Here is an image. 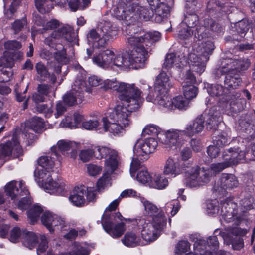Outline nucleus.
I'll use <instances>...</instances> for the list:
<instances>
[{"label": "nucleus", "instance_id": "cd10ccee", "mask_svg": "<svg viewBox=\"0 0 255 255\" xmlns=\"http://www.w3.org/2000/svg\"><path fill=\"white\" fill-rule=\"evenodd\" d=\"M83 5L79 0H57V4L60 6H64L67 3L68 8L71 11L75 12L77 10H83L88 7L90 4V0H82Z\"/></svg>", "mask_w": 255, "mask_h": 255}, {"label": "nucleus", "instance_id": "774afa93", "mask_svg": "<svg viewBox=\"0 0 255 255\" xmlns=\"http://www.w3.org/2000/svg\"><path fill=\"white\" fill-rule=\"evenodd\" d=\"M249 29V23L246 20L240 21L236 24V29L237 32L241 35L247 33Z\"/></svg>", "mask_w": 255, "mask_h": 255}, {"label": "nucleus", "instance_id": "37998d69", "mask_svg": "<svg viewBox=\"0 0 255 255\" xmlns=\"http://www.w3.org/2000/svg\"><path fill=\"white\" fill-rule=\"evenodd\" d=\"M155 10L157 20H162V18L166 17L169 13V6L167 4L161 2L157 6L153 8Z\"/></svg>", "mask_w": 255, "mask_h": 255}, {"label": "nucleus", "instance_id": "412c9836", "mask_svg": "<svg viewBox=\"0 0 255 255\" xmlns=\"http://www.w3.org/2000/svg\"><path fill=\"white\" fill-rule=\"evenodd\" d=\"M250 66V62L249 59H225L222 62V68L224 69H234L237 72L240 74L241 71H245Z\"/></svg>", "mask_w": 255, "mask_h": 255}, {"label": "nucleus", "instance_id": "052dcab7", "mask_svg": "<svg viewBox=\"0 0 255 255\" xmlns=\"http://www.w3.org/2000/svg\"><path fill=\"white\" fill-rule=\"evenodd\" d=\"M54 216H55V214H53L49 212H46L42 215L41 218V220L42 224L49 230L50 232H52V231L50 223H52L54 220Z\"/></svg>", "mask_w": 255, "mask_h": 255}, {"label": "nucleus", "instance_id": "0e129e2a", "mask_svg": "<svg viewBox=\"0 0 255 255\" xmlns=\"http://www.w3.org/2000/svg\"><path fill=\"white\" fill-rule=\"evenodd\" d=\"M99 191L96 187H86V200L88 202H95L97 198V192Z\"/></svg>", "mask_w": 255, "mask_h": 255}, {"label": "nucleus", "instance_id": "39448f33", "mask_svg": "<svg viewBox=\"0 0 255 255\" xmlns=\"http://www.w3.org/2000/svg\"><path fill=\"white\" fill-rule=\"evenodd\" d=\"M97 30H91L87 35L89 42H94L98 48L105 47L109 42L116 38L118 33V28L109 21L101 23Z\"/></svg>", "mask_w": 255, "mask_h": 255}, {"label": "nucleus", "instance_id": "f704fd0d", "mask_svg": "<svg viewBox=\"0 0 255 255\" xmlns=\"http://www.w3.org/2000/svg\"><path fill=\"white\" fill-rule=\"evenodd\" d=\"M151 223L155 227L161 232L166 226L167 219L162 211H160L159 213L156 214L151 218Z\"/></svg>", "mask_w": 255, "mask_h": 255}, {"label": "nucleus", "instance_id": "338daca9", "mask_svg": "<svg viewBox=\"0 0 255 255\" xmlns=\"http://www.w3.org/2000/svg\"><path fill=\"white\" fill-rule=\"evenodd\" d=\"M14 65V61L9 53L5 54L0 59V66L5 67L12 68Z\"/></svg>", "mask_w": 255, "mask_h": 255}, {"label": "nucleus", "instance_id": "7ed1b4c3", "mask_svg": "<svg viewBox=\"0 0 255 255\" xmlns=\"http://www.w3.org/2000/svg\"><path fill=\"white\" fill-rule=\"evenodd\" d=\"M76 35L73 29L69 26H63L54 30L44 40V43L49 47L55 48L57 50L54 53L53 56L57 62L66 64L69 61L66 50L64 45L71 42L75 39Z\"/></svg>", "mask_w": 255, "mask_h": 255}, {"label": "nucleus", "instance_id": "3c124183", "mask_svg": "<svg viewBox=\"0 0 255 255\" xmlns=\"http://www.w3.org/2000/svg\"><path fill=\"white\" fill-rule=\"evenodd\" d=\"M230 138L225 132H222L213 139V144L220 147H222L229 143Z\"/></svg>", "mask_w": 255, "mask_h": 255}, {"label": "nucleus", "instance_id": "6e6d98bb", "mask_svg": "<svg viewBox=\"0 0 255 255\" xmlns=\"http://www.w3.org/2000/svg\"><path fill=\"white\" fill-rule=\"evenodd\" d=\"M184 22L188 28H193L197 26L199 22L198 16L195 13H187L185 16Z\"/></svg>", "mask_w": 255, "mask_h": 255}, {"label": "nucleus", "instance_id": "5701e85b", "mask_svg": "<svg viewBox=\"0 0 255 255\" xmlns=\"http://www.w3.org/2000/svg\"><path fill=\"white\" fill-rule=\"evenodd\" d=\"M113 51L106 49L95 54L93 57V62L97 66L104 69H107L111 65Z\"/></svg>", "mask_w": 255, "mask_h": 255}, {"label": "nucleus", "instance_id": "c03bdc74", "mask_svg": "<svg viewBox=\"0 0 255 255\" xmlns=\"http://www.w3.org/2000/svg\"><path fill=\"white\" fill-rule=\"evenodd\" d=\"M194 250L199 252L200 255H212V253L206 250L207 242L205 240L198 239L194 244Z\"/></svg>", "mask_w": 255, "mask_h": 255}, {"label": "nucleus", "instance_id": "79ce46f5", "mask_svg": "<svg viewBox=\"0 0 255 255\" xmlns=\"http://www.w3.org/2000/svg\"><path fill=\"white\" fill-rule=\"evenodd\" d=\"M189 101L181 96H178L172 100V110L177 108L179 110H185L188 107Z\"/></svg>", "mask_w": 255, "mask_h": 255}, {"label": "nucleus", "instance_id": "f03ea898", "mask_svg": "<svg viewBox=\"0 0 255 255\" xmlns=\"http://www.w3.org/2000/svg\"><path fill=\"white\" fill-rule=\"evenodd\" d=\"M101 88L104 90L116 91L123 105L129 107L130 111L139 109L143 102L142 92L134 84L106 80L103 82Z\"/></svg>", "mask_w": 255, "mask_h": 255}, {"label": "nucleus", "instance_id": "f3484780", "mask_svg": "<svg viewBox=\"0 0 255 255\" xmlns=\"http://www.w3.org/2000/svg\"><path fill=\"white\" fill-rule=\"evenodd\" d=\"M238 184V181L234 175L223 173L219 181L215 184L214 190L216 192L221 193L226 189L237 187Z\"/></svg>", "mask_w": 255, "mask_h": 255}, {"label": "nucleus", "instance_id": "2f4dec72", "mask_svg": "<svg viewBox=\"0 0 255 255\" xmlns=\"http://www.w3.org/2000/svg\"><path fill=\"white\" fill-rule=\"evenodd\" d=\"M218 25L211 18L208 17L205 18L203 21L201 26H198L196 28L197 33L198 35L201 36L203 38V36L206 34L204 31L206 30H210L211 31H217L218 30Z\"/></svg>", "mask_w": 255, "mask_h": 255}, {"label": "nucleus", "instance_id": "e433bc0d", "mask_svg": "<svg viewBox=\"0 0 255 255\" xmlns=\"http://www.w3.org/2000/svg\"><path fill=\"white\" fill-rule=\"evenodd\" d=\"M114 65L118 67H130V63L128 60V55L123 56L122 54L115 55L113 52L111 66Z\"/></svg>", "mask_w": 255, "mask_h": 255}, {"label": "nucleus", "instance_id": "c9c22d12", "mask_svg": "<svg viewBox=\"0 0 255 255\" xmlns=\"http://www.w3.org/2000/svg\"><path fill=\"white\" fill-rule=\"evenodd\" d=\"M189 59L193 63V67L194 71L200 74L204 71L206 63L208 61H204L203 58L198 57L195 53H191L189 55Z\"/></svg>", "mask_w": 255, "mask_h": 255}, {"label": "nucleus", "instance_id": "9b49d317", "mask_svg": "<svg viewBox=\"0 0 255 255\" xmlns=\"http://www.w3.org/2000/svg\"><path fill=\"white\" fill-rule=\"evenodd\" d=\"M44 127V123L43 119L38 117H34L26 121L24 124L21 125L23 128L22 132L28 140V142L36 140L37 137L32 133L30 131L36 133H40L42 131Z\"/></svg>", "mask_w": 255, "mask_h": 255}, {"label": "nucleus", "instance_id": "1a4fd4ad", "mask_svg": "<svg viewBox=\"0 0 255 255\" xmlns=\"http://www.w3.org/2000/svg\"><path fill=\"white\" fill-rule=\"evenodd\" d=\"M121 214L118 212L109 217H103L102 219L101 222L104 229L113 237H120L125 231V224L123 223L115 224L112 221H116V218L121 221Z\"/></svg>", "mask_w": 255, "mask_h": 255}, {"label": "nucleus", "instance_id": "20e7f679", "mask_svg": "<svg viewBox=\"0 0 255 255\" xmlns=\"http://www.w3.org/2000/svg\"><path fill=\"white\" fill-rule=\"evenodd\" d=\"M129 110V107L126 105H117L107 117L102 119L104 131H109L114 135L123 134L125 128L131 124V113L136 111Z\"/></svg>", "mask_w": 255, "mask_h": 255}, {"label": "nucleus", "instance_id": "7c9ffc66", "mask_svg": "<svg viewBox=\"0 0 255 255\" xmlns=\"http://www.w3.org/2000/svg\"><path fill=\"white\" fill-rule=\"evenodd\" d=\"M45 188L51 193L63 195L66 192L64 183L54 181L49 177L47 178V181L45 183Z\"/></svg>", "mask_w": 255, "mask_h": 255}, {"label": "nucleus", "instance_id": "ddd939ff", "mask_svg": "<svg viewBox=\"0 0 255 255\" xmlns=\"http://www.w3.org/2000/svg\"><path fill=\"white\" fill-rule=\"evenodd\" d=\"M137 227L140 230L141 237L147 242H151L155 240L159 236L160 231L148 220L139 218L136 220Z\"/></svg>", "mask_w": 255, "mask_h": 255}, {"label": "nucleus", "instance_id": "ea45409f", "mask_svg": "<svg viewBox=\"0 0 255 255\" xmlns=\"http://www.w3.org/2000/svg\"><path fill=\"white\" fill-rule=\"evenodd\" d=\"M122 242L127 246L134 247L139 244V238L135 233L128 232L122 239Z\"/></svg>", "mask_w": 255, "mask_h": 255}, {"label": "nucleus", "instance_id": "de8ad7c7", "mask_svg": "<svg viewBox=\"0 0 255 255\" xmlns=\"http://www.w3.org/2000/svg\"><path fill=\"white\" fill-rule=\"evenodd\" d=\"M39 166L46 170L48 172L53 168L54 162L51 157L49 156H44L40 157L38 160Z\"/></svg>", "mask_w": 255, "mask_h": 255}, {"label": "nucleus", "instance_id": "69168bd1", "mask_svg": "<svg viewBox=\"0 0 255 255\" xmlns=\"http://www.w3.org/2000/svg\"><path fill=\"white\" fill-rule=\"evenodd\" d=\"M160 128L156 125L150 124L147 125L143 129L142 134L143 136L146 135H157L160 132Z\"/></svg>", "mask_w": 255, "mask_h": 255}, {"label": "nucleus", "instance_id": "bf43d9fd", "mask_svg": "<svg viewBox=\"0 0 255 255\" xmlns=\"http://www.w3.org/2000/svg\"><path fill=\"white\" fill-rule=\"evenodd\" d=\"M52 227V232L54 231L55 228L58 230H62L64 227H66L67 223L63 218L55 215L54 220L52 223H50Z\"/></svg>", "mask_w": 255, "mask_h": 255}, {"label": "nucleus", "instance_id": "b1692460", "mask_svg": "<svg viewBox=\"0 0 255 255\" xmlns=\"http://www.w3.org/2000/svg\"><path fill=\"white\" fill-rule=\"evenodd\" d=\"M224 161L229 167L237 165L245 157V153L236 149L230 148L223 153Z\"/></svg>", "mask_w": 255, "mask_h": 255}, {"label": "nucleus", "instance_id": "9d476101", "mask_svg": "<svg viewBox=\"0 0 255 255\" xmlns=\"http://www.w3.org/2000/svg\"><path fill=\"white\" fill-rule=\"evenodd\" d=\"M209 93L213 96H223V99H224L227 103H229L230 110L233 112H236L237 109L235 107L237 104V100L240 96V94L235 91H229L228 88L225 86L224 88L221 85L217 84L213 86Z\"/></svg>", "mask_w": 255, "mask_h": 255}, {"label": "nucleus", "instance_id": "e2e57ef3", "mask_svg": "<svg viewBox=\"0 0 255 255\" xmlns=\"http://www.w3.org/2000/svg\"><path fill=\"white\" fill-rule=\"evenodd\" d=\"M136 179L139 182L145 184L151 181V176L145 169H142L137 174Z\"/></svg>", "mask_w": 255, "mask_h": 255}, {"label": "nucleus", "instance_id": "5fc2aeb1", "mask_svg": "<svg viewBox=\"0 0 255 255\" xmlns=\"http://www.w3.org/2000/svg\"><path fill=\"white\" fill-rule=\"evenodd\" d=\"M106 169L107 171L103 174L102 177L99 179L97 183L96 188L99 191L109 185L111 179L110 175L113 172H111L107 168Z\"/></svg>", "mask_w": 255, "mask_h": 255}, {"label": "nucleus", "instance_id": "bb28decb", "mask_svg": "<svg viewBox=\"0 0 255 255\" xmlns=\"http://www.w3.org/2000/svg\"><path fill=\"white\" fill-rule=\"evenodd\" d=\"M86 194V187L81 186L74 188L72 193L69 196V200L75 206L81 207L85 205L86 200L84 195Z\"/></svg>", "mask_w": 255, "mask_h": 255}, {"label": "nucleus", "instance_id": "473e14b6", "mask_svg": "<svg viewBox=\"0 0 255 255\" xmlns=\"http://www.w3.org/2000/svg\"><path fill=\"white\" fill-rule=\"evenodd\" d=\"M233 205V203L228 200L222 202L221 204V210L219 213L228 222H230L234 218V212L231 208Z\"/></svg>", "mask_w": 255, "mask_h": 255}, {"label": "nucleus", "instance_id": "a211bd4d", "mask_svg": "<svg viewBox=\"0 0 255 255\" xmlns=\"http://www.w3.org/2000/svg\"><path fill=\"white\" fill-rule=\"evenodd\" d=\"M223 69L222 71L226 72V74L224 80V84L226 88L229 91L238 88L242 83V80L240 77V74L234 69Z\"/></svg>", "mask_w": 255, "mask_h": 255}, {"label": "nucleus", "instance_id": "f257e3e1", "mask_svg": "<svg viewBox=\"0 0 255 255\" xmlns=\"http://www.w3.org/2000/svg\"><path fill=\"white\" fill-rule=\"evenodd\" d=\"M191 162H182L175 157H169L163 165V173L165 175L176 177L186 173L185 184L187 186L198 187L208 183L210 180L208 170L198 166L192 167Z\"/></svg>", "mask_w": 255, "mask_h": 255}, {"label": "nucleus", "instance_id": "6e6552de", "mask_svg": "<svg viewBox=\"0 0 255 255\" xmlns=\"http://www.w3.org/2000/svg\"><path fill=\"white\" fill-rule=\"evenodd\" d=\"M161 34L158 31H151L145 33L143 35L137 33L127 38V43L134 48L137 47H148L159 41Z\"/></svg>", "mask_w": 255, "mask_h": 255}, {"label": "nucleus", "instance_id": "864d4df0", "mask_svg": "<svg viewBox=\"0 0 255 255\" xmlns=\"http://www.w3.org/2000/svg\"><path fill=\"white\" fill-rule=\"evenodd\" d=\"M38 78L41 81H45L49 75L48 71L43 63L40 62L35 66Z\"/></svg>", "mask_w": 255, "mask_h": 255}, {"label": "nucleus", "instance_id": "6ab92c4d", "mask_svg": "<svg viewBox=\"0 0 255 255\" xmlns=\"http://www.w3.org/2000/svg\"><path fill=\"white\" fill-rule=\"evenodd\" d=\"M181 133L182 131L175 129L169 130L164 134L161 135L162 137H160L159 138L162 143L165 145V148H176L180 145L179 135Z\"/></svg>", "mask_w": 255, "mask_h": 255}, {"label": "nucleus", "instance_id": "8fccbe9b", "mask_svg": "<svg viewBox=\"0 0 255 255\" xmlns=\"http://www.w3.org/2000/svg\"><path fill=\"white\" fill-rule=\"evenodd\" d=\"M183 94L188 100L192 99L196 97L198 93V89L193 85L183 84Z\"/></svg>", "mask_w": 255, "mask_h": 255}, {"label": "nucleus", "instance_id": "4468645a", "mask_svg": "<svg viewBox=\"0 0 255 255\" xmlns=\"http://www.w3.org/2000/svg\"><path fill=\"white\" fill-rule=\"evenodd\" d=\"M84 82L76 81L72 90L64 96V102L68 106H73L81 103L84 97Z\"/></svg>", "mask_w": 255, "mask_h": 255}, {"label": "nucleus", "instance_id": "c756f323", "mask_svg": "<svg viewBox=\"0 0 255 255\" xmlns=\"http://www.w3.org/2000/svg\"><path fill=\"white\" fill-rule=\"evenodd\" d=\"M21 241L24 246L29 249H33L38 244L39 237L34 232L23 230Z\"/></svg>", "mask_w": 255, "mask_h": 255}, {"label": "nucleus", "instance_id": "72a5a7b5", "mask_svg": "<svg viewBox=\"0 0 255 255\" xmlns=\"http://www.w3.org/2000/svg\"><path fill=\"white\" fill-rule=\"evenodd\" d=\"M133 0H119L117 6L114 8L113 14L115 16L122 17V14L124 12V10H126L132 7Z\"/></svg>", "mask_w": 255, "mask_h": 255}, {"label": "nucleus", "instance_id": "dca6fc26", "mask_svg": "<svg viewBox=\"0 0 255 255\" xmlns=\"http://www.w3.org/2000/svg\"><path fill=\"white\" fill-rule=\"evenodd\" d=\"M158 145L156 139L153 138L146 139L142 143L137 140L133 147L134 153L137 156L147 155L153 152Z\"/></svg>", "mask_w": 255, "mask_h": 255}, {"label": "nucleus", "instance_id": "4c0bfd02", "mask_svg": "<svg viewBox=\"0 0 255 255\" xmlns=\"http://www.w3.org/2000/svg\"><path fill=\"white\" fill-rule=\"evenodd\" d=\"M35 5L41 13H48L54 7V4L50 0H35Z\"/></svg>", "mask_w": 255, "mask_h": 255}, {"label": "nucleus", "instance_id": "a878e982", "mask_svg": "<svg viewBox=\"0 0 255 255\" xmlns=\"http://www.w3.org/2000/svg\"><path fill=\"white\" fill-rule=\"evenodd\" d=\"M198 47L195 48V50L197 53V55L204 61H208L209 56L214 49V45L211 41L202 42L198 43Z\"/></svg>", "mask_w": 255, "mask_h": 255}, {"label": "nucleus", "instance_id": "aec40b11", "mask_svg": "<svg viewBox=\"0 0 255 255\" xmlns=\"http://www.w3.org/2000/svg\"><path fill=\"white\" fill-rule=\"evenodd\" d=\"M205 118L203 115L197 116L193 121L189 123L182 130V133L191 137L201 132L204 128Z\"/></svg>", "mask_w": 255, "mask_h": 255}, {"label": "nucleus", "instance_id": "393cba45", "mask_svg": "<svg viewBox=\"0 0 255 255\" xmlns=\"http://www.w3.org/2000/svg\"><path fill=\"white\" fill-rule=\"evenodd\" d=\"M246 233L245 230L238 227L232 228L229 232L232 248L234 250H239L244 246L243 239L241 238Z\"/></svg>", "mask_w": 255, "mask_h": 255}, {"label": "nucleus", "instance_id": "58836bf2", "mask_svg": "<svg viewBox=\"0 0 255 255\" xmlns=\"http://www.w3.org/2000/svg\"><path fill=\"white\" fill-rule=\"evenodd\" d=\"M134 6L136 8L137 14L139 15L138 21L140 20L148 21L153 16L152 10L148 8L141 6L138 4H134Z\"/></svg>", "mask_w": 255, "mask_h": 255}, {"label": "nucleus", "instance_id": "c85d7f7f", "mask_svg": "<svg viewBox=\"0 0 255 255\" xmlns=\"http://www.w3.org/2000/svg\"><path fill=\"white\" fill-rule=\"evenodd\" d=\"M124 11V12L121 14L122 17L115 16L116 18L120 20H123L125 24H135L138 22L139 15L137 14L134 4L132 7Z\"/></svg>", "mask_w": 255, "mask_h": 255}, {"label": "nucleus", "instance_id": "a19ab883", "mask_svg": "<svg viewBox=\"0 0 255 255\" xmlns=\"http://www.w3.org/2000/svg\"><path fill=\"white\" fill-rule=\"evenodd\" d=\"M72 147V143L70 141L62 140L58 141L56 146H54L51 148V151L54 153L55 155L58 156L59 153L57 149L62 153L68 151Z\"/></svg>", "mask_w": 255, "mask_h": 255}, {"label": "nucleus", "instance_id": "603ef678", "mask_svg": "<svg viewBox=\"0 0 255 255\" xmlns=\"http://www.w3.org/2000/svg\"><path fill=\"white\" fill-rule=\"evenodd\" d=\"M179 57L173 53H168L166 55L165 62L163 63V67L169 69L172 67L179 64Z\"/></svg>", "mask_w": 255, "mask_h": 255}, {"label": "nucleus", "instance_id": "4be33fe9", "mask_svg": "<svg viewBox=\"0 0 255 255\" xmlns=\"http://www.w3.org/2000/svg\"><path fill=\"white\" fill-rule=\"evenodd\" d=\"M172 86V84L166 73L162 72L157 76L154 84L155 92L159 94L167 93Z\"/></svg>", "mask_w": 255, "mask_h": 255}, {"label": "nucleus", "instance_id": "49530a36", "mask_svg": "<svg viewBox=\"0 0 255 255\" xmlns=\"http://www.w3.org/2000/svg\"><path fill=\"white\" fill-rule=\"evenodd\" d=\"M156 100L159 105L166 107L168 109L172 110V99L167 95V93L159 94L157 93Z\"/></svg>", "mask_w": 255, "mask_h": 255}, {"label": "nucleus", "instance_id": "680f3d73", "mask_svg": "<svg viewBox=\"0 0 255 255\" xmlns=\"http://www.w3.org/2000/svg\"><path fill=\"white\" fill-rule=\"evenodd\" d=\"M39 243L37 248V252L38 255H45L46 250L48 248V242L44 235H40L39 237Z\"/></svg>", "mask_w": 255, "mask_h": 255}, {"label": "nucleus", "instance_id": "4d7b16f0", "mask_svg": "<svg viewBox=\"0 0 255 255\" xmlns=\"http://www.w3.org/2000/svg\"><path fill=\"white\" fill-rule=\"evenodd\" d=\"M146 214L151 218L159 213L160 211L153 204L148 201L143 202Z\"/></svg>", "mask_w": 255, "mask_h": 255}, {"label": "nucleus", "instance_id": "0eeeda50", "mask_svg": "<svg viewBox=\"0 0 255 255\" xmlns=\"http://www.w3.org/2000/svg\"><path fill=\"white\" fill-rule=\"evenodd\" d=\"M94 157L97 159L108 157L105 161L106 168L114 172L118 167L120 158L118 152L110 148L105 146H94Z\"/></svg>", "mask_w": 255, "mask_h": 255}, {"label": "nucleus", "instance_id": "13d9d810", "mask_svg": "<svg viewBox=\"0 0 255 255\" xmlns=\"http://www.w3.org/2000/svg\"><path fill=\"white\" fill-rule=\"evenodd\" d=\"M93 156H94L93 145L91 146V148L82 150L79 155L80 160L83 162L89 161Z\"/></svg>", "mask_w": 255, "mask_h": 255}, {"label": "nucleus", "instance_id": "2eb2a0df", "mask_svg": "<svg viewBox=\"0 0 255 255\" xmlns=\"http://www.w3.org/2000/svg\"><path fill=\"white\" fill-rule=\"evenodd\" d=\"M127 55L130 67L135 69L144 67L148 58V52L146 48L143 46L134 48Z\"/></svg>", "mask_w": 255, "mask_h": 255}, {"label": "nucleus", "instance_id": "a18cd8bd", "mask_svg": "<svg viewBox=\"0 0 255 255\" xmlns=\"http://www.w3.org/2000/svg\"><path fill=\"white\" fill-rule=\"evenodd\" d=\"M43 209L41 206L35 205L27 211V216L32 224H34L38 219Z\"/></svg>", "mask_w": 255, "mask_h": 255}, {"label": "nucleus", "instance_id": "09e8293b", "mask_svg": "<svg viewBox=\"0 0 255 255\" xmlns=\"http://www.w3.org/2000/svg\"><path fill=\"white\" fill-rule=\"evenodd\" d=\"M27 28V21L26 17H23L21 19H17L11 24V29L14 34H18L20 31Z\"/></svg>", "mask_w": 255, "mask_h": 255}, {"label": "nucleus", "instance_id": "423d86ee", "mask_svg": "<svg viewBox=\"0 0 255 255\" xmlns=\"http://www.w3.org/2000/svg\"><path fill=\"white\" fill-rule=\"evenodd\" d=\"M5 192L14 201L20 198L17 204L18 209L26 210L29 207L30 201L27 195L29 194V192L24 182L12 181L9 182L6 186Z\"/></svg>", "mask_w": 255, "mask_h": 255}, {"label": "nucleus", "instance_id": "f8f14e48", "mask_svg": "<svg viewBox=\"0 0 255 255\" xmlns=\"http://www.w3.org/2000/svg\"><path fill=\"white\" fill-rule=\"evenodd\" d=\"M23 154V151L21 146L19 145L18 135L14 133L11 140L8 141L2 146L0 147V159L2 156L5 157L13 155L14 158H18ZM1 164H0V167Z\"/></svg>", "mask_w": 255, "mask_h": 255}]
</instances>
